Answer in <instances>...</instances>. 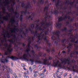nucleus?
I'll return each mask as SVG.
<instances>
[{
	"label": "nucleus",
	"mask_w": 78,
	"mask_h": 78,
	"mask_svg": "<svg viewBox=\"0 0 78 78\" xmlns=\"http://www.w3.org/2000/svg\"><path fill=\"white\" fill-rule=\"evenodd\" d=\"M17 2H19L20 0H16Z\"/></svg>",
	"instance_id": "nucleus-60"
},
{
	"label": "nucleus",
	"mask_w": 78,
	"mask_h": 78,
	"mask_svg": "<svg viewBox=\"0 0 78 78\" xmlns=\"http://www.w3.org/2000/svg\"><path fill=\"white\" fill-rule=\"evenodd\" d=\"M72 34H71V33H69L68 34V36H72Z\"/></svg>",
	"instance_id": "nucleus-36"
},
{
	"label": "nucleus",
	"mask_w": 78,
	"mask_h": 78,
	"mask_svg": "<svg viewBox=\"0 0 78 78\" xmlns=\"http://www.w3.org/2000/svg\"><path fill=\"white\" fill-rule=\"evenodd\" d=\"M6 70L7 71V74H8L9 72L11 73H12V70L10 69L9 68H7L6 69Z\"/></svg>",
	"instance_id": "nucleus-20"
},
{
	"label": "nucleus",
	"mask_w": 78,
	"mask_h": 78,
	"mask_svg": "<svg viewBox=\"0 0 78 78\" xmlns=\"http://www.w3.org/2000/svg\"><path fill=\"white\" fill-rule=\"evenodd\" d=\"M3 13L4 14H5V12H3Z\"/></svg>",
	"instance_id": "nucleus-49"
},
{
	"label": "nucleus",
	"mask_w": 78,
	"mask_h": 78,
	"mask_svg": "<svg viewBox=\"0 0 78 78\" xmlns=\"http://www.w3.org/2000/svg\"><path fill=\"white\" fill-rule=\"evenodd\" d=\"M55 26L56 27V28H59L61 27L62 26V24L61 23H59V21L55 25Z\"/></svg>",
	"instance_id": "nucleus-16"
},
{
	"label": "nucleus",
	"mask_w": 78,
	"mask_h": 78,
	"mask_svg": "<svg viewBox=\"0 0 78 78\" xmlns=\"http://www.w3.org/2000/svg\"><path fill=\"white\" fill-rule=\"evenodd\" d=\"M41 55H42V53H40V54L38 55V56H41Z\"/></svg>",
	"instance_id": "nucleus-37"
},
{
	"label": "nucleus",
	"mask_w": 78,
	"mask_h": 78,
	"mask_svg": "<svg viewBox=\"0 0 78 78\" xmlns=\"http://www.w3.org/2000/svg\"><path fill=\"white\" fill-rule=\"evenodd\" d=\"M22 7L24 8L25 9L23 11H22L21 12V14H24V15L26 14L27 12V9H30L31 8V4L30 2H28L26 6H25V4L23 3H22L21 5Z\"/></svg>",
	"instance_id": "nucleus-9"
},
{
	"label": "nucleus",
	"mask_w": 78,
	"mask_h": 78,
	"mask_svg": "<svg viewBox=\"0 0 78 78\" xmlns=\"http://www.w3.org/2000/svg\"><path fill=\"white\" fill-rule=\"evenodd\" d=\"M24 74H25V75H26L27 74V73H26V72L24 73Z\"/></svg>",
	"instance_id": "nucleus-45"
},
{
	"label": "nucleus",
	"mask_w": 78,
	"mask_h": 78,
	"mask_svg": "<svg viewBox=\"0 0 78 78\" xmlns=\"http://www.w3.org/2000/svg\"><path fill=\"white\" fill-rule=\"evenodd\" d=\"M8 17H11V16H10V15H8Z\"/></svg>",
	"instance_id": "nucleus-51"
},
{
	"label": "nucleus",
	"mask_w": 78,
	"mask_h": 78,
	"mask_svg": "<svg viewBox=\"0 0 78 78\" xmlns=\"http://www.w3.org/2000/svg\"><path fill=\"white\" fill-rule=\"evenodd\" d=\"M2 58H1L0 60L2 62V63H5V62H8V59H11L13 61H16V60H17L18 59V58L16 57H14L13 56H10L9 55L6 57V58L3 59V58H4V56L3 55H2Z\"/></svg>",
	"instance_id": "nucleus-8"
},
{
	"label": "nucleus",
	"mask_w": 78,
	"mask_h": 78,
	"mask_svg": "<svg viewBox=\"0 0 78 78\" xmlns=\"http://www.w3.org/2000/svg\"><path fill=\"white\" fill-rule=\"evenodd\" d=\"M37 76V74H35L34 75V77H36V76Z\"/></svg>",
	"instance_id": "nucleus-34"
},
{
	"label": "nucleus",
	"mask_w": 78,
	"mask_h": 78,
	"mask_svg": "<svg viewBox=\"0 0 78 78\" xmlns=\"http://www.w3.org/2000/svg\"><path fill=\"white\" fill-rule=\"evenodd\" d=\"M72 69L74 71V72H76L78 73V70H76L75 69H74V66H73L72 67Z\"/></svg>",
	"instance_id": "nucleus-25"
},
{
	"label": "nucleus",
	"mask_w": 78,
	"mask_h": 78,
	"mask_svg": "<svg viewBox=\"0 0 78 78\" xmlns=\"http://www.w3.org/2000/svg\"><path fill=\"white\" fill-rule=\"evenodd\" d=\"M61 61L62 64H66L67 63L68 65H69L70 67H71L72 66V64L70 62V59L69 58H65L64 60L61 59Z\"/></svg>",
	"instance_id": "nucleus-14"
},
{
	"label": "nucleus",
	"mask_w": 78,
	"mask_h": 78,
	"mask_svg": "<svg viewBox=\"0 0 78 78\" xmlns=\"http://www.w3.org/2000/svg\"><path fill=\"white\" fill-rule=\"evenodd\" d=\"M34 37H29L28 39V44L27 46V50H25V51L27 52V54L25 53L23 55V56H22V52H19L17 53L18 57L20 59L26 60L27 61H29V58L28 57V56L30 58H32L29 59V61H30L31 62V65L33 64L34 61V58H36L37 59H39V58L37 57V55L35 54L34 51L32 50L31 51L30 50L31 46L30 45L31 42H33L34 41Z\"/></svg>",
	"instance_id": "nucleus-3"
},
{
	"label": "nucleus",
	"mask_w": 78,
	"mask_h": 78,
	"mask_svg": "<svg viewBox=\"0 0 78 78\" xmlns=\"http://www.w3.org/2000/svg\"><path fill=\"white\" fill-rule=\"evenodd\" d=\"M67 73H65L64 75V76H67Z\"/></svg>",
	"instance_id": "nucleus-40"
},
{
	"label": "nucleus",
	"mask_w": 78,
	"mask_h": 78,
	"mask_svg": "<svg viewBox=\"0 0 78 78\" xmlns=\"http://www.w3.org/2000/svg\"><path fill=\"white\" fill-rule=\"evenodd\" d=\"M69 78H72V77H69Z\"/></svg>",
	"instance_id": "nucleus-64"
},
{
	"label": "nucleus",
	"mask_w": 78,
	"mask_h": 78,
	"mask_svg": "<svg viewBox=\"0 0 78 78\" xmlns=\"http://www.w3.org/2000/svg\"><path fill=\"white\" fill-rule=\"evenodd\" d=\"M31 48H32V49H33V47H31Z\"/></svg>",
	"instance_id": "nucleus-61"
},
{
	"label": "nucleus",
	"mask_w": 78,
	"mask_h": 78,
	"mask_svg": "<svg viewBox=\"0 0 78 78\" xmlns=\"http://www.w3.org/2000/svg\"><path fill=\"white\" fill-rule=\"evenodd\" d=\"M66 41V39H63L62 40V42L64 43V42H65Z\"/></svg>",
	"instance_id": "nucleus-32"
},
{
	"label": "nucleus",
	"mask_w": 78,
	"mask_h": 78,
	"mask_svg": "<svg viewBox=\"0 0 78 78\" xmlns=\"http://www.w3.org/2000/svg\"><path fill=\"white\" fill-rule=\"evenodd\" d=\"M34 47H35V48H37V49H38V48H39V47H38V46H37V44L35 45L34 46Z\"/></svg>",
	"instance_id": "nucleus-28"
},
{
	"label": "nucleus",
	"mask_w": 78,
	"mask_h": 78,
	"mask_svg": "<svg viewBox=\"0 0 78 78\" xmlns=\"http://www.w3.org/2000/svg\"><path fill=\"white\" fill-rule=\"evenodd\" d=\"M60 75H62V73H60Z\"/></svg>",
	"instance_id": "nucleus-50"
},
{
	"label": "nucleus",
	"mask_w": 78,
	"mask_h": 78,
	"mask_svg": "<svg viewBox=\"0 0 78 78\" xmlns=\"http://www.w3.org/2000/svg\"><path fill=\"white\" fill-rule=\"evenodd\" d=\"M10 2L8 1V0H5V1L6 3L8 5H9V4L10 3V2H12V4H11V7L9 8H8V10L9 11V12H12L13 13H14L16 15V18H18L19 16H20L19 13L18 12H17V10L19 9V7H17V6H16V10L15 11V12H14V8L13 7V5H14L16 4V2L14 0H9Z\"/></svg>",
	"instance_id": "nucleus-4"
},
{
	"label": "nucleus",
	"mask_w": 78,
	"mask_h": 78,
	"mask_svg": "<svg viewBox=\"0 0 78 78\" xmlns=\"http://www.w3.org/2000/svg\"><path fill=\"white\" fill-rule=\"evenodd\" d=\"M55 75H57V73H56V74H55Z\"/></svg>",
	"instance_id": "nucleus-63"
},
{
	"label": "nucleus",
	"mask_w": 78,
	"mask_h": 78,
	"mask_svg": "<svg viewBox=\"0 0 78 78\" xmlns=\"http://www.w3.org/2000/svg\"><path fill=\"white\" fill-rule=\"evenodd\" d=\"M57 77H58V78H61V77L60 76L58 77V76H57Z\"/></svg>",
	"instance_id": "nucleus-46"
},
{
	"label": "nucleus",
	"mask_w": 78,
	"mask_h": 78,
	"mask_svg": "<svg viewBox=\"0 0 78 78\" xmlns=\"http://www.w3.org/2000/svg\"><path fill=\"white\" fill-rule=\"evenodd\" d=\"M26 78H29V76H26Z\"/></svg>",
	"instance_id": "nucleus-47"
},
{
	"label": "nucleus",
	"mask_w": 78,
	"mask_h": 78,
	"mask_svg": "<svg viewBox=\"0 0 78 78\" xmlns=\"http://www.w3.org/2000/svg\"><path fill=\"white\" fill-rule=\"evenodd\" d=\"M22 45H23V47L25 46V44H23Z\"/></svg>",
	"instance_id": "nucleus-42"
},
{
	"label": "nucleus",
	"mask_w": 78,
	"mask_h": 78,
	"mask_svg": "<svg viewBox=\"0 0 78 78\" xmlns=\"http://www.w3.org/2000/svg\"><path fill=\"white\" fill-rule=\"evenodd\" d=\"M46 71V70H45V69L44 71V72H45Z\"/></svg>",
	"instance_id": "nucleus-58"
},
{
	"label": "nucleus",
	"mask_w": 78,
	"mask_h": 78,
	"mask_svg": "<svg viewBox=\"0 0 78 78\" xmlns=\"http://www.w3.org/2000/svg\"><path fill=\"white\" fill-rule=\"evenodd\" d=\"M6 68H8V67H7V66H6Z\"/></svg>",
	"instance_id": "nucleus-62"
},
{
	"label": "nucleus",
	"mask_w": 78,
	"mask_h": 78,
	"mask_svg": "<svg viewBox=\"0 0 78 78\" xmlns=\"http://www.w3.org/2000/svg\"><path fill=\"white\" fill-rule=\"evenodd\" d=\"M16 50V51H18V49H17L16 50Z\"/></svg>",
	"instance_id": "nucleus-54"
},
{
	"label": "nucleus",
	"mask_w": 78,
	"mask_h": 78,
	"mask_svg": "<svg viewBox=\"0 0 78 78\" xmlns=\"http://www.w3.org/2000/svg\"><path fill=\"white\" fill-rule=\"evenodd\" d=\"M27 14H30V12H28Z\"/></svg>",
	"instance_id": "nucleus-57"
},
{
	"label": "nucleus",
	"mask_w": 78,
	"mask_h": 78,
	"mask_svg": "<svg viewBox=\"0 0 78 78\" xmlns=\"http://www.w3.org/2000/svg\"><path fill=\"white\" fill-rule=\"evenodd\" d=\"M24 78H25V77H26V75H24Z\"/></svg>",
	"instance_id": "nucleus-52"
},
{
	"label": "nucleus",
	"mask_w": 78,
	"mask_h": 78,
	"mask_svg": "<svg viewBox=\"0 0 78 78\" xmlns=\"http://www.w3.org/2000/svg\"><path fill=\"white\" fill-rule=\"evenodd\" d=\"M48 52H49L50 51H51L52 53L54 52V51H55V50H54V48H53L51 50V49H48L46 50Z\"/></svg>",
	"instance_id": "nucleus-21"
},
{
	"label": "nucleus",
	"mask_w": 78,
	"mask_h": 78,
	"mask_svg": "<svg viewBox=\"0 0 78 78\" xmlns=\"http://www.w3.org/2000/svg\"><path fill=\"white\" fill-rule=\"evenodd\" d=\"M27 74H28V73H29V72L28 71H27Z\"/></svg>",
	"instance_id": "nucleus-48"
},
{
	"label": "nucleus",
	"mask_w": 78,
	"mask_h": 78,
	"mask_svg": "<svg viewBox=\"0 0 78 78\" xmlns=\"http://www.w3.org/2000/svg\"><path fill=\"white\" fill-rule=\"evenodd\" d=\"M72 62H74V63H76V61H75V60H73L72 61Z\"/></svg>",
	"instance_id": "nucleus-33"
},
{
	"label": "nucleus",
	"mask_w": 78,
	"mask_h": 78,
	"mask_svg": "<svg viewBox=\"0 0 78 78\" xmlns=\"http://www.w3.org/2000/svg\"><path fill=\"white\" fill-rule=\"evenodd\" d=\"M34 13H31V16H29V17L28 18V19H30V18H31V20H33V17H34Z\"/></svg>",
	"instance_id": "nucleus-19"
},
{
	"label": "nucleus",
	"mask_w": 78,
	"mask_h": 78,
	"mask_svg": "<svg viewBox=\"0 0 78 78\" xmlns=\"http://www.w3.org/2000/svg\"><path fill=\"white\" fill-rule=\"evenodd\" d=\"M48 0H47L45 2V4H46L47 5L44 8V12H46L45 14L46 16L44 18V21H43L40 23H37L36 24V27H35L36 30L35 31L33 30H31L34 28V25L32 24L31 26H29V27L26 29V33H28L29 31L32 34H34L35 37H37L38 38L37 42L41 44L42 42V39H44L46 43L48 45L49 48L50 47L51 44L48 42V40H47V37L46 35L48 34L49 30L48 27L50 25H51V24L49 21L48 23L47 22V19H48V20L51 18V16H48V8L49 7V4L47 3Z\"/></svg>",
	"instance_id": "nucleus-2"
},
{
	"label": "nucleus",
	"mask_w": 78,
	"mask_h": 78,
	"mask_svg": "<svg viewBox=\"0 0 78 78\" xmlns=\"http://www.w3.org/2000/svg\"><path fill=\"white\" fill-rule=\"evenodd\" d=\"M53 2L56 3L57 2V3H55V5L57 6V9H66L67 8L66 7H63V5H62L63 2L59 0H52Z\"/></svg>",
	"instance_id": "nucleus-7"
},
{
	"label": "nucleus",
	"mask_w": 78,
	"mask_h": 78,
	"mask_svg": "<svg viewBox=\"0 0 78 78\" xmlns=\"http://www.w3.org/2000/svg\"><path fill=\"white\" fill-rule=\"evenodd\" d=\"M22 66H23V67H25V65L24 64H23L22 65Z\"/></svg>",
	"instance_id": "nucleus-44"
},
{
	"label": "nucleus",
	"mask_w": 78,
	"mask_h": 78,
	"mask_svg": "<svg viewBox=\"0 0 78 78\" xmlns=\"http://www.w3.org/2000/svg\"><path fill=\"white\" fill-rule=\"evenodd\" d=\"M29 69L30 71H31V72L32 71V70H31V67H30Z\"/></svg>",
	"instance_id": "nucleus-35"
},
{
	"label": "nucleus",
	"mask_w": 78,
	"mask_h": 78,
	"mask_svg": "<svg viewBox=\"0 0 78 78\" xmlns=\"http://www.w3.org/2000/svg\"><path fill=\"white\" fill-rule=\"evenodd\" d=\"M22 16H23L22 15H21L20 17V19L21 22H22Z\"/></svg>",
	"instance_id": "nucleus-26"
},
{
	"label": "nucleus",
	"mask_w": 78,
	"mask_h": 78,
	"mask_svg": "<svg viewBox=\"0 0 78 78\" xmlns=\"http://www.w3.org/2000/svg\"><path fill=\"white\" fill-rule=\"evenodd\" d=\"M62 53H66V51H62Z\"/></svg>",
	"instance_id": "nucleus-43"
},
{
	"label": "nucleus",
	"mask_w": 78,
	"mask_h": 78,
	"mask_svg": "<svg viewBox=\"0 0 78 78\" xmlns=\"http://www.w3.org/2000/svg\"><path fill=\"white\" fill-rule=\"evenodd\" d=\"M67 30V29L66 27H64L63 29L61 30L62 31H66Z\"/></svg>",
	"instance_id": "nucleus-24"
},
{
	"label": "nucleus",
	"mask_w": 78,
	"mask_h": 78,
	"mask_svg": "<svg viewBox=\"0 0 78 78\" xmlns=\"http://www.w3.org/2000/svg\"><path fill=\"white\" fill-rule=\"evenodd\" d=\"M53 65L55 67H60L61 69H65L66 67L64 65L62 66L61 65V63L59 62V61H57L55 63L54 61Z\"/></svg>",
	"instance_id": "nucleus-13"
},
{
	"label": "nucleus",
	"mask_w": 78,
	"mask_h": 78,
	"mask_svg": "<svg viewBox=\"0 0 78 78\" xmlns=\"http://www.w3.org/2000/svg\"><path fill=\"white\" fill-rule=\"evenodd\" d=\"M43 73H42L41 75H43Z\"/></svg>",
	"instance_id": "nucleus-55"
},
{
	"label": "nucleus",
	"mask_w": 78,
	"mask_h": 78,
	"mask_svg": "<svg viewBox=\"0 0 78 78\" xmlns=\"http://www.w3.org/2000/svg\"><path fill=\"white\" fill-rule=\"evenodd\" d=\"M71 14V12H68L66 15H63L62 17H60L59 18L58 21L62 22L63 20H66L67 19H68V20L66 22V24H69L70 22L73 21V19L70 18V16H68V14Z\"/></svg>",
	"instance_id": "nucleus-5"
},
{
	"label": "nucleus",
	"mask_w": 78,
	"mask_h": 78,
	"mask_svg": "<svg viewBox=\"0 0 78 78\" xmlns=\"http://www.w3.org/2000/svg\"><path fill=\"white\" fill-rule=\"evenodd\" d=\"M7 6L8 7H9V5L6 3V4H5V6Z\"/></svg>",
	"instance_id": "nucleus-31"
},
{
	"label": "nucleus",
	"mask_w": 78,
	"mask_h": 78,
	"mask_svg": "<svg viewBox=\"0 0 78 78\" xmlns=\"http://www.w3.org/2000/svg\"><path fill=\"white\" fill-rule=\"evenodd\" d=\"M36 0H33L32 3H33L34 4L36 3Z\"/></svg>",
	"instance_id": "nucleus-30"
},
{
	"label": "nucleus",
	"mask_w": 78,
	"mask_h": 78,
	"mask_svg": "<svg viewBox=\"0 0 78 78\" xmlns=\"http://www.w3.org/2000/svg\"><path fill=\"white\" fill-rule=\"evenodd\" d=\"M58 72H59V71L58 70L57 71V73H58Z\"/></svg>",
	"instance_id": "nucleus-53"
},
{
	"label": "nucleus",
	"mask_w": 78,
	"mask_h": 78,
	"mask_svg": "<svg viewBox=\"0 0 78 78\" xmlns=\"http://www.w3.org/2000/svg\"><path fill=\"white\" fill-rule=\"evenodd\" d=\"M72 46V44H69V46L67 47V48H68V54H69V51H70V49L69 48H72L71 47Z\"/></svg>",
	"instance_id": "nucleus-17"
},
{
	"label": "nucleus",
	"mask_w": 78,
	"mask_h": 78,
	"mask_svg": "<svg viewBox=\"0 0 78 78\" xmlns=\"http://www.w3.org/2000/svg\"><path fill=\"white\" fill-rule=\"evenodd\" d=\"M73 54H76V55H78V52L76 51H72L71 53V54L70 55V56H71V57H73L72 55Z\"/></svg>",
	"instance_id": "nucleus-18"
},
{
	"label": "nucleus",
	"mask_w": 78,
	"mask_h": 78,
	"mask_svg": "<svg viewBox=\"0 0 78 78\" xmlns=\"http://www.w3.org/2000/svg\"><path fill=\"white\" fill-rule=\"evenodd\" d=\"M72 31V29H71L69 31V32H71V31Z\"/></svg>",
	"instance_id": "nucleus-39"
},
{
	"label": "nucleus",
	"mask_w": 78,
	"mask_h": 78,
	"mask_svg": "<svg viewBox=\"0 0 78 78\" xmlns=\"http://www.w3.org/2000/svg\"><path fill=\"white\" fill-rule=\"evenodd\" d=\"M2 18L3 19L5 20H6V21H7V20H8V18L7 17V16H4L2 17V15L1 14L0 15V22L2 23H3V20H2Z\"/></svg>",
	"instance_id": "nucleus-15"
},
{
	"label": "nucleus",
	"mask_w": 78,
	"mask_h": 78,
	"mask_svg": "<svg viewBox=\"0 0 78 78\" xmlns=\"http://www.w3.org/2000/svg\"><path fill=\"white\" fill-rule=\"evenodd\" d=\"M3 67L4 68H5V66H3Z\"/></svg>",
	"instance_id": "nucleus-56"
},
{
	"label": "nucleus",
	"mask_w": 78,
	"mask_h": 78,
	"mask_svg": "<svg viewBox=\"0 0 78 78\" xmlns=\"http://www.w3.org/2000/svg\"><path fill=\"white\" fill-rule=\"evenodd\" d=\"M70 39H71V42L74 43L76 49H78V36H77L76 37H75L74 38L70 37Z\"/></svg>",
	"instance_id": "nucleus-11"
},
{
	"label": "nucleus",
	"mask_w": 78,
	"mask_h": 78,
	"mask_svg": "<svg viewBox=\"0 0 78 78\" xmlns=\"http://www.w3.org/2000/svg\"><path fill=\"white\" fill-rule=\"evenodd\" d=\"M13 75H14L15 78H18V77H17V75H16V73H13Z\"/></svg>",
	"instance_id": "nucleus-27"
},
{
	"label": "nucleus",
	"mask_w": 78,
	"mask_h": 78,
	"mask_svg": "<svg viewBox=\"0 0 78 78\" xmlns=\"http://www.w3.org/2000/svg\"><path fill=\"white\" fill-rule=\"evenodd\" d=\"M2 10L3 11V12H5V9H3Z\"/></svg>",
	"instance_id": "nucleus-41"
},
{
	"label": "nucleus",
	"mask_w": 78,
	"mask_h": 78,
	"mask_svg": "<svg viewBox=\"0 0 78 78\" xmlns=\"http://www.w3.org/2000/svg\"><path fill=\"white\" fill-rule=\"evenodd\" d=\"M52 58L51 57H49V60H51V59H52Z\"/></svg>",
	"instance_id": "nucleus-38"
},
{
	"label": "nucleus",
	"mask_w": 78,
	"mask_h": 78,
	"mask_svg": "<svg viewBox=\"0 0 78 78\" xmlns=\"http://www.w3.org/2000/svg\"><path fill=\"white\" fill-rule=\"evenodd\" d=\"M5 77H7V78H10V77L9 76L7 75V74H5V75L3 76V78H6Z\"/></svg>",
	"instance_id": "nucleus-23"
},
{
	"label": "nucleus",
	"mask_w": 78,
	"mask_h": 78,
	"mask_svg": "<svg viewBox=\"0 0 78 78\" xmlns=\"http://www.w3.org/2000/svg\"><path fill=\"white\" fill-rule=\"evenodd\" d=\"M39 2L40 3V4L42 5V4H44V0H39Z\"/></svg>",
	"instance_id": "nucleus-22"
},
{
	"label": "nucleus",
	"mask_w": 78,
	"mask_h": 78,
	"mask_svg": "<svg viewBox=\"0 0 78 78\" xmlns=\"http://www.w3.org/2000/svg\"><path fill=\"white\" fill-rule=\"evenodd\" d=\"M10 22L11 23V26L15 28H11V25L9 24L8 25L7 28L8 30H10L9 32L6 31L5 32H3V37H2L0 38V48H1L2 50H4L5 48L3 47L5 46V55H11V52L12 51V48H11V43L15 45V47H17V45H16L17 44H21V43L20 41L23 38V36L22 34L24 35V37H26L27 34L23 31V29H20V30L18 29L17 26L14 25V23H16V20H15V16L13 17L10 20ZM11 36L12 37V39L11 40H9L8 41L10 42V43L9 45L6 43V38H9Z\"/></svg>",
	"instance_id": "nucleus-1"
},
{
	"label": "nucleus",
	"mask_w": 78,
	"mask_h": 78,
	"mask_svg": "<svg viewBox=\"0 0 78 78\" xmlns=\"http://www.w3.org/2000/svg\"><path fill=\"white\" fill-rule=\"evenodd\" d=\"M58 11L57 10H55L54 11V14H58Z\"/></svg>",
	"instance_id": "nucleus-29"
},
{
	"label": "nucleus",
	"mask_w": 78,
	"mask_h": 78,
	"mask_svg": "<svg viewBox=\"0 0 78 78\" xmlns=\"http://www.w3.org/2000/svg\"><path fill=\"white\" fill-rule=\"evenodd\" d=\"M59 30H57L56 33H53L51 34V39L52 40H55V44H56L58 42L60 41V39L59 37Z\"/></svg>",
	"instance_id": "nucleus-6"
},
{
	"label": "nucleus",
	"mask_w": 78,
	"mask_h": 78,
	"mask_svg": "<svg viewBox=\"0 0 78 78\" xmlns=\"http://www.w3.org/2000/svg\"><path fill=\"white\" fill-rule=\"evenodd\" d=\"M78 0H74L73 2H69V0H66L65 3H64V5H70V7H76V4L75 5H73L74 3L76 2V3L77 4L78 3Z\"/></svg>",
	"instance_id": "nucleus-12"
},
{
	"label": "nucleus",
	"mask_w": 78,
	"mask_h": 78,
	"mask_svg": "<svg viewBox=\"0 0 78 78\" xmlns=\"http://www.w3.org/2000/svg\"><path fill=\"white\" fill-rule=\"evenodd\" d=\"M42 60L43 61V62H42V61L41 60L38 61L36 60L35 62V64L36 63H39V64H44V65H48V66H50L51 65V63L50 62L49 63V62H48V60L47 59V58H45V59L44 58H42Z\"/></svg>",
	"instance_id": "nucleus-10"
},
{
	"label": "nucleus",
	"mask_w": 78,
	"mask_h": 78,
	"mask_svg": "<svg viewBox=\"0 0 78 78\" xmlns=\"http://www.w3.org/2000/svg\"><path fill=\"white\" fill-rule=\"evenodd\" d=\"M44 76H42L41 78H44Z\"/></svg>",
	"instance_id": "nucleus-59"
}]
</instances>
